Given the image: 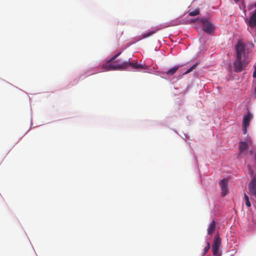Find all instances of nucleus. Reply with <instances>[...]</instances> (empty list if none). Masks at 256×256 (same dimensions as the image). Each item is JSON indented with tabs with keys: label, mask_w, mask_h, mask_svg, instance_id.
I'll return each mask as SVG.
<instances>
[{
	"label": "nucleus",
	"mask_w": 256,
	"mask_h": 256,
	"mask_svg": "<svg viewBox=\"0 0 256 256\" xmlns=\"http://www.w3.org/2000/svg\"><path fill=\"white\" fill-rule=\"evenodd\" d=\"M120 54V52H118L102 64V68L104 71L122 70L126 68V64L128 63L125 62V61L122 62L120 60H116Z\"/></svg>",
	"instance_id": "f03ea898"
},
{
	"label": "nucleus",
	"mask_w": 256,
	"mask_h": 256,
	"mask_svg": "<svg viewBox=\"0 0 256 256\" xmlns=\"http://www.w3.org/2000/svg\"><path fill=\"white\" fill-rule=\"evenodd\" d=\"M254 6L256 7V3L254 4Z\"/></svg>",
	"instance_id": "4be33fe9"
},
{
	"label": "nucleus",
	"mask_w": 256,
	"mask_h": 256,
	"mask_svg": "<svg viewBox=\"0 0 256 256\" xmlns=\"http://www.w3.org/2000/svg\"><path fill=\"white\" fill-rule=\"evenodd\" d=\"M236 58L234 62V70L236 72H240L245 69L248 61L246 59L245 46L240 42L235 46Z\"/></svg>",
	"instance_id": "f257e3e1"
},
{
	"label": "nucleus",
	"mask_w": 256,
	"mask_h": 256,
	"mask_svg": "<svg viewBox=\"0 0 256 256\" xmlns=\"http://www.w3.org/2000/svg\"><path fill=\"white\" fill-rule=\"evenodd\" d=\"M125 62L128 63L126 64V68L128 66H131L133 68H142V69H146V65H142L140 64H138V63H132L130 62L129 61H125Z\"/></svg>",
	"instance_id": "6e6552de"
},
{
	"label": "nucleus",
	"mask_w": 256,
	"mask_h": 256,
	"mask_svg": "<svg viewBox=\"0 0 256 256\" xmlns=\"http://www.w3.org/2000/svg\"><path fill=\"white\" fill-rule=\"evenodd\" d=\"M210 244L208 242H207L206 245L204 248V252L202 254V256H204V254H206L208 252V250L210 249Z\"/></svg>",
	"instance_id": "dca6fc26"
},
{
	"label": "nucleus",
	"mask_w": 256,
	"mask_h": 256,
	"mask_svg": "<svg viewBox=\"0 0 256 256\" xmlns=\"http://www.w3.org/2000/svg\"><path fill=\"white\" fill-rule=\"evenodd\" d=\"M248 24L252 28H256V9L250 16L248 22Z\"/></svg>",
	"instance_id": "423d86ee"
},
{
	"label": "nucleus",
	"mask_w": 256,
	"mask_h": 256,
	"mask_svg": "<svg viewBox=\"0 0 256 256\" xmlns=\"http://www.w3.org/2000/svg\"><path fill=\"white\" fill-rule=\"evenodd\" d=\"M250 154H254V151H253V150H250Z\"/></svg>",
	"instance_id": "6ab92c4d"
},
{
	"label": "nucleus",
	"mask_w": 256,
	"mask_h": 256,
	"mask_svg": "<svg viewBox=\"0 0 256 256\" xmlns=\"http://www.w3.org/2000/svg\"><path fill=\"white\" fill-rule=\"evenodd\" d=\"M198 62H196L192 66H191L190 68H188L184 74H188L189 72H191L192 70H193L194 69L196 68L198 66Z\"/></svg>",
	"instance_id": "ddd939ff"
},
{
	"label": "nucleus",
	"mask_w": 256,
	"mask_h": 256,
	"mask_svg": "<svg viewBox=\"0 0 256 256\" xmlns=\"http://www.w3.org/2000/svg\"><path fill=\"white\" fill-rule=\"evenodd\" d=\"M248 144L246 142H240L238 145L240 154L248 148Z\"/></svg>",
	"instance_id": "1a4fd4ad"
},
{
	"label": "nucleus",
	"mask_w": 256,
	"mask_h": 256,
	"mask_svg": "<svg viewBox=\"0 0 256 256\" xmlns=\"http://www.w3.org/2000/svg\"><path fill=\"white\" fill-rule=\"evenodd\" d=\"M215 228L216 222L213 220L208 228V234H212L215 230Z\"/></svg>",
	"instance_id": "9d476101"
},
{
	"label": "nucleus",
	"mask_w": 256,
	"mask_h": 256,
	"mask_svg": "<svg viewBox=\"0 0 256 256\" xmlns=\"http://www.w3.org/2000/svg\"><path fill=\"white\" fill-rule=\"evenodd\" d=\"M180 66H175L171 68H170L169 70H168L167 72H164L168 76H172L174 75L176 72L178 70V68H180Z\"/></svg>",
	"instance_id": "9b49d317"
},
{
	"label": "nucleus",
	"mask_w": 256,
	"mask_h": 256,
	"mask_svg": "<svg viewBox=\"0 0 256 256\" xmlns=\"http://www.w3.org/2000/svg\"><path fill=\"white\" fill-rule=\"evenodd\" d=\"M240 0H234L236 2H238Z\"/></svg>",
	"instance_id": "412c9836"
},
{
	"label": "nucleus",
	"mask_w": 256,
	"mask_h": 256,
	"mask_svg": "<svg viewBox=\"0 0 256 256\" xmlns=\"http://www.w3.org/2000/svg\"><path fill=\"white\" fill-rule=\"evenodd\" d=\"M244 196L246 205L248 208L250 207L251 206V204L249 200L248 196L246 194H244Z\"/></svg>",
	"instance_id": "4468645a"
},
{
	"label": "nucleus",
	"mask_w": 256,
	"mask_h": 256,
	"mask_svg": "<svg viewBox=\"0 0 256 256\" xmlns=\"http://www.w3.org/2000/svg\"><path fill=\"white\" fill-rule=\"evenodd\" d=\"M221 244V238L218 236H216L214 240V244L212 246V252L214 256H220L218 255L220 247Z\"/></svg>",
	"instance_id": "20e7f679"
},
{
	"label": "nucleus",
	"mask_w": 256,
	"mask_h": 256,
	"mask_svg": "<svg viewBox=\"0 0 256 256\" xmlns=\"http://www.w3.org/2000/svg\"><path fill=\"white\" fill-rule=\"evenodd\" d=\"M253 77L256 78V66L254 68V72H253V75H252Z\"/></svg>",
	"instance_id": "a211bd4d"
},
{
	"label": "nucleus",
	"mask_w": 256,
	"mask_h": 256,
	"mask_svg": "<svg viewBox=\"0 0 256 256\" xmlns=\"http://www.w3.org/2000/svg\"><path fill=\"white\" fill-rule=\"evenodd\" d=\"M200 22L202 24V30L208 34H210L214 30V24L207 19L202 18Z\"/></svg>",
	"instance_id": "7ed1b4c3"
},
{
	"label": "nucleus",
	"mask_w": 256,
	"mask_h": 256,
	"mask_svg": "<svg viewBox=\"0 0 256 256\" xmlns=\"http://www.w3.org/2000/svg\"><path fill=\"white\" fill-rule=\"evenodd\" d=\"M228 180L226 178H224L219 182V184L222 190V196L223 197L228 192Z\"/></svg>",
	"instance_id": "39448f33"
},
{
	"label": "nucleus",
	"mask_w": 256,
	"mask_h": 256,
	"mask_svg": "<svg viewBox=\"0 0 256 256\" xmlns=\"http://www.w3.org/2000/svg\"><path fill=\"white\" fill-rule=\"evenodd\" d=\"M248 126H244L242 125V131H243V134H246V132H247V127Z\"/></svg>",
	"instance_id": "f3484780"
},
{
	"label": "nucleus",
	"mask_w": 256,
	"mask_h": 256,
	"mask_svg": "<svg viewBox=\"0 0 256 256\" xmlns=\"http://www.w3.org/2000/svg\"><path fill=\"white\" fill-rule=\"evenodd\" d=\"M200 14V10L198 9L192 11H190L189 14L191 16H196Z\"/></svg>",
	"instance_id": "2eb2a0df"
},
{
	"label": "nucleus",
	"mask_w": 256,
	"mask_h": 256,
	"mask_svg": "<svg viewBox=\"0 0 256 256\" xmlns=\"http://www.w3.org/2000/svg\"><path fill=\"white\" fill-rule=\"evenodd\" d=\"M255 92H256V88H255Z\"/></svg>",
	"instance_id": "5701e85b"
},
{
	"label": "nucleus",
	"mask_w": 256,
	"mask_h": 256,
	"mask_svg": "<svg viewBox=\"0 0 256 256\" xmlns=\"http://www.w3.org/2000/svg\"><path fill=\"white\" fill-rule=\"evenodd\" d=\"M252 118V115L250 112H248L246 116H244L242 125L248 126Z\"/></svg>",
	"instance_id": "0eeeda50"
},
{
	"label": "nucleus",
	"mask_w": 256,
	"mask_h": 256,
	"mask_svg": "<svg viewBox=\"0 0 256 256\" xmlns=\"http://www.w3.org/2000/svg\"><path fill=\"white\" fill-rule=\"evenodd\" d=\"M158 30H159V29H157L156 30H152L150 32H149L147 33H146V34H142L141 36V38L139 39V40H142V39H144V38H146L148 36H151L153 34H155L156 32V31H158Z\"/></svg>",
	"instance_id": "f8f14e48"
},
{
	"label": "nucleus",
	"mask_w": 256,
	"mask_h": 256,
	"mask_svg": "<svg viewBox=\"0 0 256 256\" xmlns=\"http://www.w3.org/2000/svg\"><path fill=\"white\" fill-rule=\"evenodd\" d=\"M254 158L256 162V152L254 154Z\"/></svg>",
	"instance_id": "aec40b11"
}]
</instances>
